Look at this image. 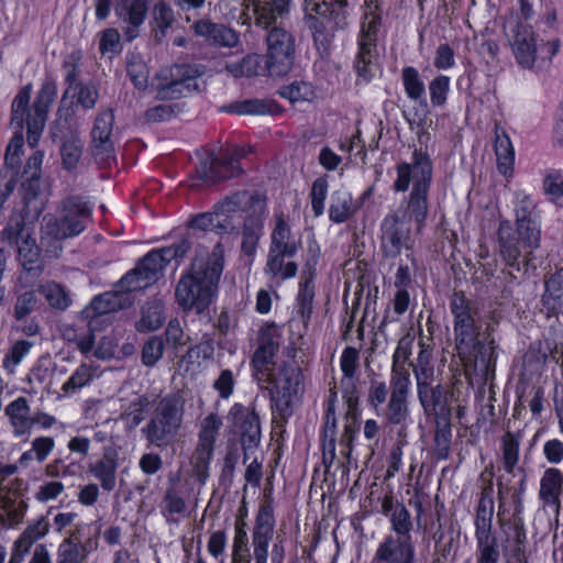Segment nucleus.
I'll use <instances>...</instances> for the list:
<instances>
[{"label":"nucleus","instance_id":"1","mask_svg":"<svg viewBox=\"0 0 563 563\" xmlns=\"http://www.w3.org/2000/svg\"><path fill=\"white\" fill-rule=\"evenodd\" d=\"M516 229L509 221L498 228L499 254L508 267L520 269V260L529 263L540 246L541 222L534 202L525 191L515 194Z\"/></svg>","mask_w":563,"mask_h":563},{"label":"nucleus","instance_id":"2","mask_svg":"<svg viewBox=\"0 0 563 563\" xmlns=\"http://www.w3.org/2000/svg\"><path fill=\"white\" fill-rule=\"evenodd\" d=\"M223 254L222 246L217 244L210 255L196 257L176 288V299L183 309L201 313L211 305L223 268Z\"/></svg>","mask_w":563,"mask_h":563},{"label":"nucleus","instance_id":"3","mask_svg":"<svg viewBox=\"0 0 563 563\" xmlns=\"http://www.w3.org/2000/svg\"><path fill=\"white\" fill-rule=\"evenodd\" d=\"M126 73L137 90L152 89L159 99H175L187 96L197 89V69L186 65H175L161 69L148 80L150 71L141 56L131 54L128 57Z\"/></svg>","mask_w":563,"mask_h":563},{"label":"nucleus","instance_id":"4","mask_svg":"<svg viewBox=\"0 0 563 563\" xmlns=\"http://www.w3.org/2000/svg\"><path fill=\"white\" fill-rule=\"evenodd\" d=\"M432 177L430 158L422 153H415L411 163H401L397 166V178L394 189L405 192L412 185V190L405 207L421 221L428 214V191Z\"/></svg>","mask_w":563,"mask_h":563},{"label":"nucleus","instance_id":"5","mask_svg":"<svg viewBox=\"0 0 563 563\" xmlns=\"http://www.w3.org/2000/svg\"><path fill=\"white\" fill-rule=\"evenodd\" d=\"M89 216V208L78 199L67 200L59 217L45 216L41 236V244L45 247V252L57 256L62 250L60 241L82 232Z\"/></svg>","mask_w":563,"mask_h":563},{"label":"nucleus","instance_id":"6","mask_svg":"<svg viewBox=\"0 0 563 563\" xmlns=\"http://www.w3.org/2000/svg\"><path fill=\"white\" fill-rule=\"evenodd\" d=\"M505 33L517 64L523 69H533L537 60L550 62L561 49V41L551 38L539 42L530 25L509 20Z\"/></svg>","mask_w":563,"mask_h":563},{"label":"nucleus","instance_id":"7","mask_svg":"<svg viewBox=\"0 0 563 563\" xmlns=\"http://www.w3.org/2000/svg\"><path fill=\"white\" fill-rule=\"evenodd\" d=\"M264 380L271 384L274 410L282 418L289 417L303 393L302 373L297 362L292 357L278 362Z\"/></svg>","mask_w":563,"mask_h":563},{"label":"nucleus","instance_id":"8","mask_svg":"<svg viewBox=\"0 0 563 563\" xmlns=\"http://www.w3.org/2000/svg\"><path fill=\"white\" fill-rule=\"evenodd\" d=\"M185 401L177 394L164 397L155 409L153 417L142 432L155 446L169 445L177 437L184 416Z\"/></svg>","mask_w":563,"mask_h":563},{"label":"nucleus","instance_id":"9","mask_svg":"<svg viewBox=\"0 0 563 563\" xmlns=\"http://www.w3.org/2000/svg\"><path fill=\"white\" fill-rule=\"evenodd\" d=\"M427 216L421 221L409 212L408 207L399 209L395 214L383 221L382 247L386 256L396 257L402 251H410L415 243V236L424 227Z\"/></svg>","mask_w":563,"mask_h":563},{"label":"nucleus","instance_id":"10","mask_svg":"<svg viewBox=\"0 0 563 563\" xmlns=\"http://www.w3.org/2000/svg\"><path fill=\"white\" fill-rule=\"evenodd\" d=\"M377 0H366L364 19L358 37V52L355 69L360 78L368 82L377 73L376 35L379 24V14L376 12Z\"/></svg>","mask_w":563,"mask_h":563},{"label":"nucleus","instance_id":"11","mask_svg":"<svg viewBox=\"0 0 563 563\" xmlns=\"http://www.w3.org/2000/svg\"><path fill=\"white\" fill-rule=\"evenodd\" d=\"M33 232L32 225L24 222L22 214L14 212L2 231V241L15 244L19 261L25 271L40 273L43 265Z\"/></svg>","mask_w":563,"mask_h":563},{"label":"nucleus","instance_id":"12","mask_svg":"<svg viewBox=\"0 0 563 563\" xmlns=\"http://www.w3.org/2000/svg\"><path fill=\"white\" fill-rule=\"evenodd\" d=\"M181 246H170L150 252L139 265L128 273L120 282L122 291H135L155 283L166 264L177 256H183Z\"/></svg>","mask_w":563,"mask_h":563},{"label":"nucleus","instance_id":"13","mask_svg":"<svg viewBox=\"0 0 563 563\" xmlns=\"http://www.w3.org/2000/svg\"><path fill=\"white\" fill-rule=\"evenodd\" d=\"M451 311L454 316V332L459 353L465 357H477L479 325L468 301L462 294H454L451 300Z\"/></svg>","mask_w":563,"mask_h":563},{"label":"nucleus","instance_id":"14","mask_svg":"<svg viewBox=\"0 0 563 563\" xmlns=\"http://www.w3.org/2000/svg\"><path fill=\"white\" fill-rule=\"evenodd\" d=\"M267 75L280 77L286 75L295 60L294 36L284 27H273L267 34Z\"/></svg>","mask_w":563,"mask_h":563},{"label":"nucleus","instance_id":"15","mask_svg":"<svg viewBox=\"0 0 563 563\" xmlns=\"http://www.w3.org/2000/svg\"><path fill=\"white\" fill-rule=\"evenodd\" d=\"M222 424V419L217 413H209L200 421L198 444L192 454L191 463L196 475L201 483H205L208 477V470L213 456L214 443Z\"/></svg>","mask_w":563,"mask_h":563},{"label":"nucleus","instance_id":"16","mask_svg":"<svg viewBox=\"0 0 563 563\" xmlns=\"http://www.w3.org/2000/svg\"><path fill=\"white\" fill-rule=\"evenodd\" d=\"M18 470L14 464L0 466V519L9 526L18 525L25 512V505L19 498L20 488L9 493L11 488L7 478L12 476Z\"/></svg>","mask_w":563,"mask_h":563},{"label":"nucleus","instance_id":"17","mask_svg":"<svg viewBox=\"0 0 563 563\" xmlns=\"http://www.w3.org/2000/svg\"><path fill=\"white\" fill-rule=\"evenodd\" d=\"M113 113L109 110L100 112L91 131L92 154L98 164L110 166L114 162V147L111 139L113 128Z\"/></svg>","mask_w":563,"mask_h":563},{"label":"nucleus","instance_id":"18","mask_svg":"<svg viewBox=\"0 0 563 563\" xmlns=\"http://www.w3.org/2000/svg\"><path fill=\"white\" fill-rule=\"evenodd\" d=\"M57 96L56 84L47 80L42 85L38 91L36 101L34 103L33 114L27 115V142L30 146L34 147L43 132L46 114Z\"/></svg>","mask_w":563,"mask_h":563},{"label":"nucleus","instance_id":"19","mask_svg":"<svg viewBox=\"0 0 563 563\" xmlns=\"http://www.w3.org/2000/svg\"><path fill=\"white\" fill-rule=\"evenodd\" d=\"M415 548L410 536L388 534L377 545L374 563H412Z\"/></svg>","mask_w":563,"mask_h":563},{"label":"nucleus","instance_id":"20","mask_svg":"<svg viewBox=\"0 0 563 563\" xmlns=\"http://www.w3.org/2000/svg\"><path fill=\"white\" fill-rule=\"evenodd\" d=\"M31 98V86L23 87L12 102V119L11 124L14 125L18 131L9 142L5 152V162L10 165L16 163V158L23 146L22 128L24 124V118L27 112V106Z\"/></svg>","mask_w":563,"mask_h":563},{"label":"nucleus","instance_id":"21","mask_svg":"<svg viewBox=\"0 0 563 563\" xmlns=\"http://www.w3.org/2000/svg\"><path fill=\"white\" fill-rule=\"evenodd\" d=\"M475 526L477 563H498L500 551L497 539L492 533L490 516L477 514Z\"/></svg>","mask_w":563,"mask_h":563},{"label":"nucleus","instance_id":"22","mask_svg":"<svg viewBox=\"0 0 563 563\" xmlns=\"http://www.w3.org/2000/svg\"><path fill=\"white\" fill-rule=\"evenodd\" d=\"M274 516L271 505L261 506L253 532L255 563H267L268 547L273 538Z\"/></svg>","mask_w":563,"mask_h":563},{"label":"nucleus","instance_id":"23","mask_svg":"<svg viewBox=\"0 0 563 563\" xmlns=\"http://www.w3.org/2000/svg\"><path fill=\"white\" fill-rule=\"evenodd\" d=\"M302 246L301 234L292 230L283 213L276 214L271 234V251L283 252L287 255H296Z\"/></svg>","mask_w":563,"mask_h":563},{"label":"nucleus","instance_id":"24","mask_svg":"<svg viewBox=\"0 0 563 563\" xmlns=\"http://www.w3.org/2000/svg\"><path fill=\"white\" fill-rule=\"evenodd\" d=\"M247 8H251L254 13L255 23L267 29L289 14L292 0H247Z\"/></svg>","mask_w":563,"mask_h":563},{"label":"nucleus","instance_id":"25","mask_svg":"<svg viewBox=\"0 0 563 563\" xmlns=\"http://www.w3.org/2000/svg\"><path fill=\"white\" fill-rule=\"evenodd\" d=\"M118 18L128 24L125 36L132 41L139 35V27L143 24L147 14L145 0H118L115 4Z\"/></svg>","mask_w":563,"mask_h":563},{"label":"nucleus","instance_id":"26","mask_svg":"<svg viewBox=\"0 0 563 563\" xmlns=\"http://www.w3.org/2000/svg\"><path fill=\"white\" fill-rule=\"evenodd\" d=\"M9 419L12 433L15 438L29 437L34 426L33 415L29 400L25 397H18L4 409Z\"/></svg>","mask_w":563,"mask_h":563},{"label":"nucleus","instance_id":"27","mask_svg":"<svg viewBox=\"0 0 563 563\" xmlns=\"http://www.w3.org/2000/svg\"><path fill=\"white\" fill-rule=\"evenodd\" d=\"M294 257L295 255L268 250L264 274L274 285H279L287 279L294 278L298 271Z\"/></svg>","mask_w":563,"mask_h":563},{"label":"nucleus","instance_id":"28","mask_svg":"<svg viewBox=\"0 0 563 563\" xmlns=\"http://www.w3.org/2000/svg\"><path fill=\"white\" fill-rule=\"evenodd\" d=\"M563 476L556 468H548L544 471L540 479L539 497L544 506L552 507L554 511H559L561 506Z\"/></svg>","mask_w":563,"mask_h":563},{"label":"nucleus","instance_id":"29","mask_svg":"<svg viewBox=\"0 0 563 563\" xmlns=\"http://www.w3.org/2000/svg\"><path fill=\"white\" fill-rule=\"evenodd\" d=\"M194 30L197 35L218 45L234 46L238 43L236 33L224 25H218L209 21L201 20L194 25Z\"/></svg>","mask_w":563,"mask_h":563},{"label":"nucleus","instance_id":"30","mask_svg":"<svg viewBox=\"0 0 563 563\" xmlns=\"http://www.w3.org/2000/svg\"><path fill=\"white\" fill-rule=\"evenodd\" d=\"M229 417L241 435L249 437L251 441H255L260 437V421L255 412L235 404L230 409Z\"/></svg>","mask_w":563,"mask_h":563},{"label":"nucleus","instance_id":"31","mask_svg":"<svg viewBox=\"0 0 563 563\" xmlns=\"http://www.w3.org/2000/svg\"><path fill=\"white\" fill-rule=\"evenodd\" d=\"M43 158L44 154L40 151H36L30 156L24 168L23 189L26 191L24 196L26 205H29L32 198H35L40 192V175Z\"/></svg>","mask_w":563,"mask_h":563},{"label":"nucleus","instance_id":"32","mask_svg":"<svg viewBox=\"0 0 563 563\" xmlns=\"http://www.w3.org/2000/svg\"><path fill=\"white\" fill-rule=\"evenodd\" d=\"M542 302L549 313H563V268L559 269L545 282Z\"/></svg>","mask_w":563,"mask_h":563},{"label":"nucleus","instance_id":"33","mask_svg":"<svg viewBox=\"0 0 563 563\" xmlns=\"http://www.w3.org/2000/svg\"><path fill=\"white\" fill-rule=\"evenodd\" d=\"M420 402L427 412L444 416L450 412L449 396L441 385L422 387L418 391Z\"/></svg>","mask_w":563,"mask_h":563},{"label":"nucleus","instance_id":"34","mask_svg":"<svg viewBox=\"0 0 563 563\" xmlns=\"http://www.w3.org/2000/svg\"><path fill=\"white\" fill-rule=\"evenodd\" d=\"M495 153L498 172L505 177H511L514 173L515 150L509 136L505 132L496 131Z\"/></svg>","mask_w":563,"mask_h":563},{"label":"nucleus","instance_id":"35","mask_svg":"<svg viewBox=\"0 0 563 563\" xmlns=\"http://www.w3.org/2000/svg\"><path fill=\"white\" fill-rule=\"evenodd\" d=\"M117 468L115 454L109 452L91 466L90 472L101 483L104 490L111 492L117 483Z\"/></svg>","mask_w":563,"mask_h":563},{"label":"nucleus","instance_id":"36","mask_svg":"<svg viewBox=\"0 0 563 563\" xmlns=\"http://www.w3.org/2000/svg\"><path fill=\"white\" fill-rule=\"evenodd\" d=\"M276 346L272 341L264 342L258 346L253 356V367L260 380H264L274 371L278 363H273Z\"/></svg>","mask_w":563,"mask_h":563},{"label":"nucleus","instance_id":"37","mask_svg":"<svg viewBox=\"0 0 563 563\" xmlns=\"http://www.w3.org/2000/svg\"><path fill=\"white\" fill-rule=\"evenodd\" d=\"M121 307L122 303L118 292H106L96 297L82 313L92 321L97 317L108 314Z\"/></svg>","mask_w":563,"mask_h":563},{"label":"nucleus","instance_id":"38","mask_svg":"<svg viewBox=\"0 0 563 563\" xmlns=\"http://www.w3.org/2000/svg\"><path fill=\"white\" fill-rule=\"evenodd\" d=\"M263 57L261 55H247L240 62H233L227 65V70L234 77H251L262 74H267V62L262 64Z\"/></svg>","mask_w":563,"mask_h":563},{"label":"nucleus","instance_id":"39","mask_svg":"<svg viewBox=\"0 0 563 563\" xmlns=\"http://www.w3.org/2000/svg\"><path fill=\"white\" fill-rule=\"evenodd\" d=\"M191 228L201 231H228L230 230V216L218 212L214 207L213 211L201 213L194 218L191 220Z\"/></svg>","mask_w":563,"mask_h":563},{"label":"nucleus","instance_id":"40","mask_svg":"<svg viewBox=\"0 0 563 563\" xmlns=\"http://www.w3.org/2000/svg\"><path fill=\"white\" fill-rule=\"evenodd\" d=\"M199 174L207 183H216L231 176L230 167L225 164L222 155L216 157L213 154H209L201 163Z\"/></svg>","mask_w":563,"mask_h":563},{"label":"nucleus","instance_id":"41","mask_svg":"<svg viewBox=\"0 0 563 563\" xmlns=\"http://www.w3.org/2000/svg\"><path fill=\"white\" fill-rule=\"evenodd\" d=\"M165 321L163 305L155 301L146 305L142 309V317L136 322V330L139 332H150L159 329Z\"/></svg>","mask_w":563,"mask_h":563},{"label":"nucleus","instance_id":"42","mask_svg":"<svg viewBox=\"0 0 563 563\" xmlns=\"http://www.w3.org/2000/svg\"><path fill=\"white\" fill-rule=\"evenodd\" d=\"M353 213V199L345 190L334 191L331 198L329 216L336 223L344 222Z\"/></svg>","mask_w":563,"mask_h":563},{"label":"nucleus","instance_id":"43","mask_svg":"<svg viewBox=\"0 0 563 563\" xmlns=\"http://www.w3.org/2000/svg\"><path fill=\"white\" fill-rule=\"evenodd\" d=\"M81 153L82 144L79 137L74 133L65 135L60 146L62 164L64 168L68 170L74 169L79 163Z\"/></svg>","mask_w":563,"mask_h":563},{"label":"nucleus","instance_id":"44","mask_svg":"<svg viewBox=\"0 0 563 563\" xmlns=\"http://www.w3.org/2000/svg\"><path fill=\"white\" fill-rule=\"evenodd\" d=\"M48 305L58 310H65L71 305L70 294L59 284L48 282L40 287Z\"/></svg>","mask_w":563,"mask_h":563},{"label":"nucleus","instance_id":"45","mask_svg":"<svg viewBox=\"0 0 563 563\" xmlns=\"http://www.w3.org/2000/svg\"><path fill=\"white\" fill-rule=\"evenodd\" d=\"M95 376V369L91 365L81 364L70 375V377L63 384L62 390L65 395L75 394L77 390L89 385Z\"/></svg>","mask_w":563,"mask_h":563},{"label":"nucleus","instance_id":"46","mask_svg":"<svg viewBox=\"0 0 563 563\" xmlns=\"http://www.w3.org/2000/svg\"><path fill=\"white\" fill-rule=\"evenodd\" d=\"M87 558V549L71 539L64 540L57 552V563H82Z\"/></svg>","mask_w":563,"mask_h":563},{"label":"nucleus","instance_id":"47","mask_svg":"<svg viewBox=\"0 0 563 563\" xmlns=\"http://www.w3.org/2000/svg\"><path fill=\"white\" fill-rule=\"evenodd\" d=\"M98 93L92 86H82L77 82H70L63 96V102L67 98L77 99V102L84 108H92L96 103Z\"/></svg>","mask_w":563,"mask_h":563},{"label":"nucleus","instance_id":"48","mask_svg":"<svg viewBox=\"0 0 563 563\" xmlns=\"http://www.w3.org/2000/svg\"><path fill=\"white\" fill-rule=\"evenodd\" d=\"M263 228L264 223L258 217L250 218L245 221L242 247L246 254L254 252L256 244L263 234Z\"/></svg>","mask_w":563,"mask_h":563},{"label":"nucleus","instance_id":"49","mask_svg":"<svg viewBox=\"0 0 563 563\" xmlns=\"http://www.w3.org/2000/svg\"><path fill=\"white\" fill-rule=\"evenodd\" d=\"M274 107L268 101L250 99L232 104L231 111L242 115H266L274 112Z\"/></svg>","mask_w":563,"mask_h":563},{"label":"nucleus","instance_id":"50","mask_svg":"<svg viewBox=\"0 0 563 563\" xmlns=\"http://www.w3.org/2000/svg\"><path fill=\"white\" fill-rule=\"evenodd\" d=\"M247 543L249 539L244 530V522L241 520L235 528L232 547V563H251Z\"/></svg>","mask_w":563,"mask_h":563},{"label":"nucleus","instance_id":"51","mask_svg":"<svg viewBox=\"0 0 563 563\" xmlns=\"http://www.w3.org/2000/svg\"><path fill=\"white\" fill-rule=\"evenodd\" d=\"M545 195L556 205H563V173L559 170L549 172L543 180Z\"/></svg>","mask_w":563,"mask_h":563},{"label":"nucleus","instance_id":"52","mask_svg":"<svg viewBox=\"0 0 563 563\" xmlns=\"http://www.w3.org/2000/svg\"><path fill=\"white\" fill-rule=\"evenodd\" d=\"M390 523L394 536L406 537L410 536L412 529V521L409 511L404 505H397L390 515Z\"/></svg>","mask_w":563,"mask_h":563},{"label":"nucleus","instance_id":"53","mask_svg":"<svg viewBox=\"0 0 563 563\" xmlns=\"http://www.w3.org/2000/svg\"><path fill=\"white\" fill-rule=\"evenodd\" d=\"M413 341V336L409 333L399 339L393 355V366L397 368L411 366L409 360L412 353Z\"/></svg>","mask_w":563,"mask_h":563},{"label":"nucleus","instance_id":"54","mask_svg":"<svg viewBox=\"0 0 563 563\" xmlns=\"http://www.w3.org/2000/svg\"><path fill=\"white\" fill-rule=\"evenodd\" d=\"M404 87L407 96L417 100L424 93V85L413 67H406L402 70Z\"/></svg>","mask_w":563,"mask_h":563},{"label":"nucleus","instance_id":"55","mask_svg":"<svg viewBox=\"0 0 563 563\" xmlns=\"http://www.w3.org/2000/svg\"><path fill=\"white\" fill-rule=\"evenodd\" d=\"M251 198L252 196L249 192L242 191L224 199L214 207L217 208L218 212L228 213L230 216V229H232L233 214L242 209V207H244L251 200Z\"/></svg>","mask_w":563,"mask_h":563},{"label":"nucleus","instance_id":"56","mask_svg":"<svg viewBox=\"0 0 563 563\" xmlns=\"http://www.w3.org/2000/svg\"><path fill=\"white\" fill-rule=\"evenodd\" d=\"M519 457V441L511 434L507 433L503 439V459L504 467L511 473Z\"/></svg>","mask_w":563,"mask_h":563},{"label":"nucleus","instance_id":"57","mask_svg":"<svg viewBox=\"0 0 563 563\" xmlns=\"http://www.w3.org/2000/svg\"><path fill=\"white\" fill-rule=\"evenodd\" d=\"M147 400L143 397H136L129 406V409L122 415L129 428L137 427L145 417Z\"/></svg>","mask_w":563,"mask_h":563},{"label":"nucleus","instance_id":"58","mask_svg":"<svg viewBox=\"0 0 563 563\" xmlns=\"http://www.w3.org/2000/svg\"><path fill=\"white\" fill-rule=\"evenodd\" d=\"M411 386L409 367L391 368V395L406 397Z\"/></svg>","mask_w":563,"mask_h":563},{"label":"nucleus","instance_id":"59","mask_svg":"<svg viewBox=\"0 0 563 563\" xmlns=\"http://www.w3.org/2000/svg\"><path fill=\"white\" fill-rule=\"evenodd\" d=\"M153 21L155 32L159 30L162 35L165 34V31L172 25L174 22V13L172 8L165 2H157L153 8Z\"/></svg>","mask_w":563,"mask_h":563},{"label":"nucleus","instance_id":"60","mask_svg":"<svg viewBox=\"0 0 563 563\" xmlns=\"http://www.w3.org/2000/svg\"><path fill=\"white\" fill-rule=\"evenodd\" d=\"M450 90V77L440 75L429 84L430 99L433 106H442Z\"/></svg>","mask_w":563,"mask_h":563},{"label":"nucleus","instance_id":"61","mask_svg":"<svg viewBox=\"0 0 563 563\" xmlns=\"http://www.w3.org/2000/svg\"><path fill=\"white\" fill-rule=\"evenodd\" d=\"M31 344L26 341L15 342L3 360V367L8 372L13 373L15 367L29 354Z\"/></svg>","mask_w":563,"mask_h":563},{"label":"nucleus","instance_id":"62","mask_svg":"<svg viewBox=\"0 0 563 563\" xmlns=\"http://www.w3.org/2000/svg\"><path fill=\"white\" fill-rule=\"evenodd\" d=\"M164 345L159 338H151L143 346L142 362L146 366L155 365L163 355Z\"/></svg>","mask_w":563,"mask_h":563},{"label":"nucleus","instance_id":"63","mask_svg":"<svg viewBox=\"0 0 563 563\" xmlns=\"http://www.w3.org/2000/svg\"><path fill=\"white\" fill-rule=\"evenodd\" d=\"M328 195V183L323 178H318L311 188V207L316 216H320L324 209V201Z\"/></svg>","mask_w":563,"mask_h":563},{"label":"nucleus","instance_id":"64","mask_svg":"<svg viewBox=\"0 0 563 563\" xmlns=\"http://www.w3.org/2000/svg\"><path fill=\"white\" fill-rule=\"evenodd\" d=\"M65 490L62 482L51 481L38 486L35 493V499L40 503H48L55 500Z\"/></svg>","mask_w":563,"mask_h":563}]
</instances>
